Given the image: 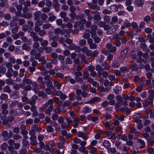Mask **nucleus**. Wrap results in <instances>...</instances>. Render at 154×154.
<instances>
[{
  "instance_id": "1",
  "label": "nucleus",
  "mask_w": 154,
  "mask_h": 154,
  "mask_svg": "<svg viewBox=\"0 0 154 154\" xmlns=\"http://www.w3.org/2000/svg\"><path fill=\"white\" fill-rule=\"evenodd\" d=\"M59 99L57 97H55L53 100L52 99L49 100L47 102L42 104V106L39 108L40 112H42L44 110L47 109L45 111V113L48 115H50L51 114V112L53 110L54 107L52 104L54 102L57 103L59 101Z\"/></svg>"
},
{
  "instance_id": "2",
  "label": "nucleus",
  "mask_w": 154,
  "mask_h": 154,
  "mask_svg": "<svg viewBox=\"0 0 154 154\" xmlns=\"http://www.w3.org/2000/svg\"><path fill=\"white\" fill-rule=\"evenodd\" d=\"M75 89L76 91L75 92L76 95L75 96V98L77 100H81L82 97L80 96L81 95L82 96L83 98H85L88 97V94L86 91H82V90L78 89L79 86L77 85H75Z\"/></svg>"
},
{
  "instance_id": "3",
  "label": "nucleus",
  "mask_w": 154,
  "mask_h": 154,
  "mask_svg": "<svg viewBox=\"0 0 154 154\" xmlns=\"http://www.w3.org/2000/svg\"><path fill=\"white\" fill-rule=\"evenodd\" d=\"M29 32V35L32 38L33 41L34 42L32 47L34 49H37L40 46L39 43L38 42V41H39V40L38 39L39 38L38 35L35 32L33 31H31Z\"/></svg>"
},
{
  "instance_id": "4",
  "label": "nucleus",
  "mask_w": 154,
  "mask_h": 154,
  "mask_svg": "<svg viewBox=\"0 0 154 154\" xmlns=\"http://www.w3.org/2000/svg\"><path fill=\"white\" fill-rule=\"evenodd\" d=\"M119 27V26L117 24L113 25L110 27V29L107 31L106 34L107 35L113 34L116 32Z\"/></svg>"
},
{
  "instance_id": "5",
  "label": "nucleus",
  "mask_w": 154,
  "mask_h": 154,
  "mask_svg": "<svg viewBox=\"0 0 154 154\" xmlns=\"http://www.w3.org/2000/svg\"><path fill=\"white\" fill-rule=\"evenodd\" d=\"M87 42L90 49H94L97 48V45L96 43L93 42V40L91 38H90L88 39Z\"/></svg>"
},
{
  "instance_id": "6",
  "label": "nucleus",
  "mask_w": 154,
  "mask_h": 154,
  "mask_svg": "<svg viewBox=\"0 0 154 154\" xmlns=\"http://www.w3.org/2000/svg\"><path fill=\"white\" fill-rule=\"evenodd\" d=\"M81 51L84 53H85L86 55L88 56H90L92 55V51L91 50L88 49L86 47H83L81 49Z\"/></svg>"
},
{
  "instance_id": "7",
  "label": "nucleus",
  "mask_w": 154,
  "mask_h": 154,
  "mask_svg": "<svg viewBox=\"0 0 154 154\" xmlns=\"http://www.w3.org/2000/svg\"><path fill=\"white\" fill-rule=\"evenodd\" d=\"M137 145L140 149H141L145 147V143L144 141L141 139H138L137 141Z\"/></svg>"
},
{
  "instance_id": "8",
  "label": "nucleus",
  "mask_w": 154,
  "mask_h": 154,
  "mask_svg": "<svg viewBox=\"0 0 154 154\" xmlns=\"http://www.w3.org/2000/svg\"><path fill=\"white\" fill-rule=\"evenodd\" d=\"M53 7L56 11L58 12L60 11V5L57 0H54L53 2Z\"/></svg>"
},
{
  "instance_id": "9",
  "label": "nucleus",
  "mask_w": 154,
  "mask_h": 154,
  "mask_svg": "<svg viewBox=\"0 0 154 154\" xmlns=\"http://www.w3.org/2000/svg\"><path fill=\"white\" fill-rule=\"evenodd\" d=\"M87 5L91 9L94 10L95 11H97L100 10V7L97 5H94L91 3H88Z\"/></svg>"
},
{
  "instance_id": "10",
  "label": "nucleus",
  "mask_w": 154,
  "mask_h": 154,
  "mask_svg": "<svg viewBox=\"0 0 154 154\" xmlns=\"http://www.w3.org/2000/svg\"><path fill=\"white\" fill-rule=\"evenodd\" d=\"M92 13L94 14L93 17V19L98 21H100L101 20V17L99 12L97 13L96 11H94L92 12Z\"/></svg>"
},
{
  "instance_id": "11",
  "label": "nucleus",
  "mask_w": 154,
  "mask_h": 154,
  "mask_svg": "<svg viewBox=\"0 0 154 154\" xmlns=\"http://www.w3.org/2000/svg\"><path fill=\"white\" fill-rule=\"evenodd\" d=\"M38 39L39 40V42H40V45L42 47H45L48 45V42L47 40H43L42 38L39 37V38Z\"/></svg>"
},
{
  "instance_id": "12",
  "label": "nucleus",
  "mask_w": 154,
  "mask_h": 154,
  "mask_svg": "<svg viewBox=\"0 0 154 154\" xmlns=\"http://www.w3.org/2000/svg\"><path fill=\"white\" fill-rule=\"evenodd\" d=\"M26 126L24 124L21 125L20 127L21 131V133L23 135H27L28 131L26 130Z\"/></svg>"
},
{
  "instance_id": "13",
  "label": "nucleus",
  "mask_w": 154,
  "mask_h": 154,
  "mask_svg": "<svg viewBox=\"0 0 154 154\" xmlns=\"http://www.w3.org/2000/svg\"><path fill=\"white\" fill-rule=\"evenodd\" d=\"M22 82L23 83V86L25 85H30L32 83V81L31 79L27 78L25 77L23 79Z\"/></svg>"
},
{
  "instance_id": "14",
  "label": "nucleus",
  "mask_w": 154,
  "mask_h": 154,
  "mask_svg": "<svg viewBox=\"0 0 154 154\" xmlns=\"http://www.w3.org/2000/svg\"><path fill=\"white\" fill-rule=\"evenodd\" d=\"M84 13L88 17L87 19L89 20L93 19V16L90 14V12L89 9H86L84 11Z\"/></svg>"
},
{
  "instance_id": "15",
  "label": "nucleus",
  "mask_w": 154,
  "mask_h": 154,
  "mask_svg": "<svg viewBox=\"0 0 154 154\" xmlns=\"http://www.w3.org/2000/svg\"><path fill=\"white\" fill-rule=\"evenodd\" d=\"M48 15L49 17H48V20L49 22H52L56 19V17L53 14V12L49 13Z\"/></svg>"
},
{
  "instance_id": "16",
  "label": "nucleus",
  "mask_w": 154,
  "mask_h": 154,
  "mask_svg": "<svg viewBox=\"0 0 154 154\" xmlns=\"http://www.w3.org/2000/svg\"><path fill=\"white\" fill-rule=\"evenodd\" d=\"M38 97L36 96H33L32 98L28 100V103L31 106L34 105L35 103V100H37Z\"/></svg>"
},
{
  "instance_id": "17",
  "label": "nucleus",
  "mask_w": 154,
  "mask_h": 154,
  "mask_svg": "<svg viewBox=\"0 0 154 154\" xmlns=\"http://www.w3.org/2000/svg\"><path fill=\"white\" fill-rule=\"evenodd\" d=\"M41 12L40 11H37L33 13L34 20H40V17L41 15Z\"/></svg>"
},
{
  "instance_id": "18",
  "label": "nucleus",
  "mask_w": 154,
  "mask_h": 154,
  "mask_svg": "<svg viewBox=\"0 0 154 154\" xmlns=\"http://www.w3.org/2000/svg\"><path fill=\"white\" fill-rule=\"evenodd\" d=\"M144 3V2L143 0H135L134 2L135 5L139 7L143 6Z\"/></svg>"
},
{
  "instance_id": "19",
  "label": "nucleus",
  "mask_w": 154,
  "mask_h": 154,
  "mask_svg": "<svg viewBox=\"0 0 154 154\" xmlns=\"http://www.w3.org/2000/svg\"><path fill=\"white\" fill-rule=\"evenodd\" d=\"M36 136L30 137V143L32 145H36L37 144V141L36 140Z\"/></svg>"
},
{
  "instance_id": "20",
  "label": "nucleus",
  "mask_w": 154,
  "mask_h": 154,
  "mask_svg": "<svg viewBox=\"0 0 154 154\" xmlns=\"http://www.w3.org/2000/svg\"><path fill=\"white\" fill-rule=\"evenodd\" d=\"M31 128L33 129L34 130H35V131L38 132H40L42 130V128L41 127H38V125L36 124L32 125L31 126Z\"/></svg>"
},
{
  "instance_id": "21",
  "label": "nucleus",
  "mask_w": 154,
  "mask_h": 154,
  "mask_svg": "<svg viewBox=\"0 0 154 154\" xmlns=\"http://www.w3.org/2000/svg\"><path fill=\"white\" fill-rule=\"evenodd\" d=\"M91 37L94 39L95 43H99L100 40V38L97 36L95 34H92Z\"/></svg>"
},
{
  "instance_id": "22",
  "label": "nucleus",
  "mask_w": 154,
  "mask_h": 154,
  "mask_svg": "<svg viewBox=\"0 0 154 154\" xmlns=\"http://www.w3.org/2000/svg\"><path fill=\"white\" fill-rule=\"evenodd\" d=\"M118 21V17L117 16H114L111 18L110 24L111 25H114Z\"/></svg>"
},
{
  "instance_id": "23",
  "label": "nucleus",
  "mask_w": 154,
  "mask_h": 154,
  "mask_svg": "<svg viewBox=\"0 0 154 154\" xmlns=\"http://www.w3.org/2000/svg\"><path fill=\"white\" fill-rule=\"evenodd\" d=\"M147 38L149 40V42L154 43V32L152 33V36L151 34H148L147 36Z\"/></svg>"
},
{
  "instance_id": "24",
  "label": "nucleus",
  "mask_w": 154,
  "mask_h": 154,
  "mask_svg": "<svg viewBox=\"0 0 154 154\" xmlns=\"http://www.w3.org/2000/svg\"><path fill=\"white\" fill-rule=\"evenodd\" d=\"M91 32L90 33L91 35L92 34H95L96 33V31L97 29V26L96 25H92L90 27Z\"/></svg>"
},
{
  "instance_id": "25",
  "label": "nucleus",
  "mask_w": 154,
  "mask_h": 154,
  "mask_svg": "<svg viewBox=\"0 0 154 154\" xmlns=\"http://www.w3.org/2000/svg\"><path fill=\"white\" fill-rule=\"evenodd\" d=\"M120 66V63L116 60L113 61L111 63L112 67L113 68H118Z\"/></svg>"
},
{
  "instance_id": "26",
  "label": "nucleus",
  "mask_w": 154,
  "mask_h": 154,
  "mask_svg": "<svg viewBox=\"0 0 154 154\" xmlns=\"http://www.w3.org/2000/svg\"><path fill=\"white\" fill-rule=\"evenodd\" d=\"M91 109L88 106H85L83 108V109L81 111L84 114L87 113L91 112Z\"/></svg>"
},
{
  "instance_id": "27",
  "label": "nucleus",
  "mask_w": 154,
  "mask_h": 154,
  "mask_svg": "<svg viewBox=\"0 0 154 154\" xmlns=\"http://www.w3.org/2000/svg\"><path fill=\"white\" fill-rule=\"evenodd\" d=\"M32 14L31 13H27L26 14L22 15V17L26 19H29L32 17Z\"/></svg>"
},
{
  "instance_id": "28",
  "label": "nucleus",
  "mask_w": 154,
  "mask_h": 154,
  "mask_svg": "<svg viewBox=\"0 0 154 154\" xmlns=\"http://www.w3.org/2000/svg\"><path fill=\"white\" fill-rule=\"evenodd\" d=\"M79 56L81 59L82 61L85 63H87V60L86 59V56L83 54L80 53L79 54Z\"/></svg>"
},
{
  "instance_id": "29",
  "label": "nucleus",
  "mask_w": 154,
  "mask_h": 154,
  "mask_svg": "<svg viewBox=\"0 0 154 154\" xmlns=\"http://www.w3.org/2000/svg\"><path fill=\"white\" fill-rule=\"evenodd\" d=\"M103 146L106 149H109L110 147V143L107 140H105L104 141L103 143Z\"/></svg>"
},
{
  "instance_id": "30",
  "label": "nucleus",
  "mask_w": 154,
  "mask_h": 154,
  "mask_svg": "<svg viewBox=\"0 0 154 154\" xmlns=\"http://www.w3.org/2000/svg\"><path fill=\"white\" fill-rule=\"evenodd\" d=\"M135 122L138 124L137 128L139 129H140L143 127V125L141 123L142 120L140 119H137L135 121Z\"/></svg>"
},
{
  "instance_id": "31",
  "label": "nucleus",
  "mask_w": 154,
  "mask_h": 154,
  "mask_svg": "<svg viewBox=\"0 0 154 154\" xmlns=\"http://www.w3.org/2000/svg\"><path fill=\"white\" fill-rule=\"evenodd\" d=\"M102 66L104 67V70H108L110 68V66L106 62H103L101 64Z\"/></svg>"
},
{
  "instance_id": "32",
  "label": "nucleus",
  "mask_w": 154,
  "mask_h": 154,
  "mask_svg": "<svg viewBox=\"0 0 154 154\" xmlns=\"http://www.w3.org/2000/svg\"><path fill=\"white\" fill-rule=\"evenodd\" d=\"M129 48L126 47L121 52V55L122 57H125L126 56L128 52Z\"/></svg>"
},
{
  "instance_id": "33",
  "label": "nucleus",
  "mask_w": 154,
  "mask_h": 154,
  "mask_svg": "<svg viewBox=\"0 0 154 154\" xmlns=\"http://www.w3.org/2000/svg\"><path fill=\"white\" fill-rule=\"evenodd\" d=\"M53 83L54 86L56 87L57 89L59 90L60 89L62 85L59 83L58 81L54 80L53 81Z\"/></svg>"
},
{
  "instance_id": "34",
  "label": "nucleus",
  "mask_w": 154,
  "mask_h": 154,
  "mask_svg": "<svg viewBox=\"0 0 154 154\" xmlns=\"http://www.w3.org/2000/svg\"><path fill=\"white\" fill-rule=\"evenodd\" d=\"M66 80L69 81L71 84H75L76 82L75 79L71 78L70 76H67L66 77Z\"/></svg>"
},
{
  "instance_id": "35",
  "label": "nucleus",
  "mask_w": 154,
  "mask_h": 154,
  "mask_svg": "<svg viewBox=\"0 0 154 154\" xmlns=\"http://www.w3.org/2000/svg\"><path fill=\"white\" fill-rule=\"evenodd\" d=\"M13 72L12 69H8L7 72L5 73V75L7 77L11 78L12 76V72Z\"/></svg>"
},
{
  "instance_id": "36",
  "label": "nucleus",
  "mask_w": 154,
  "mask_h": 154,
  "mask_svg": "<svg viewBox=\"0 0 154 154\" xmlns=\"http://www.w3.org/2000/svg\"><path fill=\"white\" fill-rule=\"evenodd\" d=\"M40 18L41 19V20H42L43 22V21L45 22L48 19V16L46 14L44 13L42 14H41Z\"/></svg>"
},
{
  "instance_id": "37",
  "label": "nucleus",
  "mask_w": 154,
  "mask_h": 154,
  "mask_svg": "<svg viewBox=\"0 0 154 154\" xmlns=\"http://www.w3.org/2000/svg\"><path fill=\"white\" fill-rule=\"evenodd\" d=\"M19 110L21 111V113L20 114V115L24 114L26 117L29 116L31 115V113L30 112L26 111L25 112L22 109H19Z\"/></svg>"
},
{
  "instance_id": "38",
  "label": "nucleus",
  "mask_w": 154,
  "mask_h": 154,
  "mask_svg": "<svg viewBox=\"0 0 154 154\" xmlns=\"http://www.w3.org/2000/svg\"><path fill=\"white\" fill-rule=\"evenodd\" d=\"M152 104V101H145L143 103V106L145 108L147 107L149 105Z\"/></svg>"
},
{
  "instance_id": "39",
  "label": "nucleus",
  "mask_w": 154,
  "mask_h": 154,
  "mask_svg": "<svg viewBox=\"0 0 154 154\" xmlns=\"http://www.w3.org/2000/svg\"><path fill=\"white\" fill-rule=\"evenodd\" d=\"M22 48L23 50L28 51H29L31 48L26 43L24 44L22 46Z\"/></svg>"
},
{
  "instance_id": "40",
  "label": "nucleus",
  "mask_w": 154,
  "mask_h": 154,
  "mask_svg": "<svg viewBox=\"0 0 154 154\" xmlns=\"http://www.w3.org/2000/svg\"><path fill=\"white\" fill-rule=\"evenodd\" d=\"M79 44L81 47L84 46L86 44V41L84 39H81L79 41Z\"/></svg>"
},
{
  "instance_id": "41",
  "label": "nucleus",
  "mask_w": 154,
  "mask_h": 154,
  "mask_svg": "<svg viewBox=\"0 0 154 154\" xmlns=\"http://www.w3.org/2000/svg\"><path fill=\"white\" fill-rule=\"evenodd\" d=\"M38 95L42 97V99H46L47 97V94L44 91H41Z\"/></svg>"
},
{
  "instance_id": "42",
  "label": "nucleus",
  "mask_w": 154,
  "mask_h": 154,
  "mask_svg": "<svg viewBox=\"0 0 154 154\" xmlns=\"http://www.w3.org/2000/svg\"><path fill=\"white\" fill-rule=\"evenodd\" d=\"M15 27L11 29V33L12 34H15L18 31V29L19 28V26L17 25L16 24L15 25Z\"/></svg>"
},
{
  "instance_id": "43",
  "label": "nucleus",
  "mask_w": 154,
  "mask_h": 154,
  "mask_svg": "<svg viewBox=\"0 0 154 154\" xmlns=\"http://www.w3.org/2000/svg\"><path fill=\"white\" fill-rule=\"evenodd\" d=\"M59 37L58 35L53 36V37H49V40H52L53 41L56 42L59 39Z\"/></svg>"
},
{
  "instance_id": "44",
  "label": "nucleus",
  "mask_w": 154,
  "mask_h": 154,
  "mask_svg": "<svg viewBox=\"0 0 154 154\" xmlns=\"http://www.w3.org/2000/svg\"><path fill=\"white\" fill-rule=\"evenodd\" d=\"M104 21L106 23H110L111 20V17L109 16L105 15L103 18Z\"/></svg>"
},
{
  "instance_id": "45",
  "label": "nucleus",
  "mask_w": 154,
  "mask_h": 154,
  "mask_svg": "<svg viewBox=\"0 0 154 154\" xmlns=\"http://www.w3.org/2000/svg\"><path fill=\"white\" fill-rule=\"evenodd\" d=\"M98 99L97 98L94 97L89 101L88 102V103L91 104H94L96 102H98Z\"/></svg>"
},
{
  "instance_id": "46",
  "label": "nucleus",
  "mask_w": 154,
  "mask_h": 154,
  "mask_svg": "<svg viewBox=\"0 0 154 154\" xmlns=\"http://www.w3.org/2000/svg\"><path fill=\"white\" fill-rule=\"evenodd\" d=\"M3 90L4 92H6L9 93L11 92V90L8 85L6 86L4 88Z\"/></svg>"
},
{
  "instance_id": "47",
  "label": "nucleus",
  "mask_w": 154,
  "mask_h": 154,
  "mask_svg": "<svg viewBox=\"0 0 154 154\" xmlns=\"http://www.w3.org/2000/svg\"><path fill=\"white\" fill-rule=\"evenodd\" d=\"M23 84L20 85L18 84H15L13 86L14 89L16 90H19L20 88H22Z\"/></svg>"
},
{
  "instance_id": "48",
  "label": "nucleus",
  "mask_w": 154,
  "mask_h": 154,
  "mask_svg": "<svg viewBox=\"0 0 154 154\" xmlns=\"http://www.w3.org/2000/svg\"><path fill=\"white\" fill-rule=\"evenodd\" d=\"M51 26V24L49 23H46L42 25V28L43 29H49Z\"/></svg>"
},
{
  "instance_id": "49",
  "label": "nucleus",
  "mask_w": 154,
  "mask_h": 154,
  "mask_svg": "<svg viewBox=\"0 0 154 154\" xmlns=\"http://www.w3.org/2000/svg\"><path fill=\"white\" fill-rule=\"evenodd\" d=\"M44 49L45 52L47 53H50L52 51L51 48L50 47H45L44 48Z\"/></svg>"
},
{
  "instance_id": "50",
  "label": "nucleus",
  "mask_w": 154,
  "mask_h": 154,
  "mask_svg": "<svg viewBox=\"0 0 154 154\" xmlns=\"http://www.w3.org/2000/svg\"><path fill=\"white\" fill-rule=\"evenodd\" d=\"M8 97V95L2 93L0 96V99L2 100H6L7 99Z\"/></svg>"
},
{
  "instance_id": "51",
  "label": "nucleus",
  "mask_w": 154,
  "mask_h": 154,
  "mask_svg": "<svg viewBox=\"0 0 154 154\" xmlns=\"http://www.w3.org/2000/svg\"><path fill=\"white\" fill-rule=\"evenodd\" d=\"M90 74L89 73L86 72H84L83 75V79L85 80L87 79L88 78V77Z\"/></svg>"
},
{
  "instance_id": "52",
  "label": "nucleus",
  "mask_w": 154,
  "mask_h": 154,
  "mask_svg": "<svg viewBox=\"0 0 154 154\" xmlns=\"http://www.w3.org/2000/svg\"><path fill=\"white\" fill-rule=\"evenodd\" d=\"M72 74L75 75V77H80L82 75V73L81 71H74Z\"/></svg>"
},
{
  "instance_id": "53",
  "label": "nucleus",
  "mask_w": 154,
  "mask_h": 154,
  "mask_svg": "<svg viewBox=\"0 0 154 154\" xmlns=\"http://www.w3.org/2000/svg\"><path fill=\"white\" fill-rule=\"evenodd\" d=\"M61 126L62 128L63 129L67 128L70 127L69 124L68 125V124H66L64 122L61 124Z\"/></svg>"
},
{
  "instance_id": "54",
  "label": "nucleus",
  "mask_w": 154,
  "mask_h": 154,
  "mask_svg": "<svg viewBox=\"0 0 154 154\" xmlns=\"http://www.w3.org/2000/svg\"><path fill=\"white\" fill-rule=\"evenodd\" d=\"M38 32L39 35L42 37L44 36L46 34V32L43 29L40 30Z\"/></svg>"
},
{
  "instance_id": "55",
  "label": "nucleus",
  "mask_w": 154,
  "mask_h": 154,
  "mask_svg": "<svg viewBox=\"0 0 154 154\" xmlns=\"http://www.w3.org/2000/svg\"><path fill=\"white\" fill-rule=\"evenodd\" d=\"M95 69L97 71H103L104 70V69L102 68L100 65H97L96 66Z\"/></svg>"
},
{
  "instance_id": "56",
  "label": "nucleus",
  "mask_w": 154,
  "mask_h": 154,
  "mask_svg": "<svg viewBox=\"0 0 154 154\" xmlns=\"http://www.w3.org/2000/svg\"><path fill=\"white\" fill-rule=\"evenodd\" d=\"M116 101L118 102L122 103L123 100V98L121 95H118L116 97Z\"/></svg>"
},
{
  "instance_id": "57",
  "label": "nucleus",
  "mask_w": 154,
  "mask_h": 154,
  "mask_svg": "<svg viewBox=\"0 0 154 154\" xmlns=\"http://www.w3.org/2000/svg\"><path fill=\"white\" fill-rule=\"evenodd\" d=\"M71 103V102H69L68 100H66L64 102L62 105V106L63 107H65L67 106H68L70 105Z\"/></svg>"
},
{
  "instance_id": "58",
  "label": "nucleus",
  "mask_w": 154,
  "mask_h": 154,
  "mask_svg": "<svg viewBox=\"0 0 154 154\" xmlns=\"http://www.w3.org/2000/svg\"><path fill=\"white\" fill-rule=\"evenodd\" d=\"M131 67V69L133 71H136L139 68L138 66L136 64H133Z\"/></svg>"
},
{
  "instance_id": "59",
  "label": "nucleus",
  "mask_w": 154,
  "mask_h": 154,
  "mask_svg": "<svg viewBox=\"0 0 154 154\" xmlns=\"http://www.w3.org/2000/svg\"><path fill=\"white\" fill-rule=\"evenodd\" d=\"M74 79L76 81V82L81 83L83 82V79L82 77H75Z\"/></svg>"
},
{
  "instance_id": "60",
  "label": "nucleus",
  "mask_w": 154,
  "mask_h": 154,
  "mask_svg": "<svg viewBox=\"0 0 154 154\" xmlns=\"http://www.w3.org/2000/svg\"><path fill=\"white\" fill-rule=\"evenodd\" d=\"M22 88L26 91H30L32 89V87L30 85H27L24 87L23 85Z\"/></svg>"
},
{
  "instance_id": "61",
  "label": "nucleus",
  "mask_w": 154,
  "mask_h": 154,
  "mask_svg": "<svg viewBox=\"0 0 154 154\" xmlns=\"http://www.w3.org/2000/svg\"><path fill=\"white\" fill-rule=\"evenodd\" d=\"M36 21L35 23V25H36L38 26H40L42 25L43 22L42 20H35Z\"/></svg>"
},
{
  "instance_id": "62",
  "label": "nucleus",
  "mask_w": 154,
  "mask_h": 154,
  "mask_svg": "<svg viewBox=\"0 0 154 154\" xmlns=\"http://www.w3.org/2000/svg\"><path fill=\"white\" fill-rule=\"evenodd\" d=\"M25 72V70L24 69H20L19 75L20 77H22L24 76Z\"/></svg>"
},
{
  "instance_id": "63",
  "label": "nucleus",
  "mask_w": 154,
  "mask_h": 154,
  "mask_svg": "<svg viewBox=\"0 0 154 154\" xmlns=\"http://www.w3.org/2000/svg\"><path fill=\"white\" fill-rule=\"evenodd\" d=\"M53 67L52 63L51 62L47 63L45 66V67L47 69H51Z\"/></svg>"
},
{
  "instance_id": "64",
  "label": "nucleus",
  "mask_w": 154,
  "mask_h": 154,
  "mask_svg": "<svg viewBox=\"0 0 154 154\" xmlns=\"http://www.w3.org/2000/svg\"><path fill=\"white\" fill-rule=\"evenodd\" d=\"M90 34L89 33H87V32H85L82 35V37L83 38L85 39H87V40L90 38Z\"/></svg>"
}]
</instances>
